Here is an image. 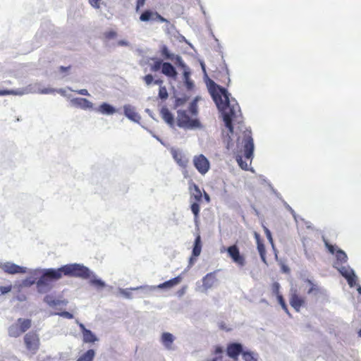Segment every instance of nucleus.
<instances>
[{
	"instance_id": "nucleus-1",
	"label": "nucleus",
	"mask_w": 361,
	"mask_h": 361,
	"mask_svg": "<svg viewBox=\"0 0 361 361\" xmlns=\"http://www.w3.org/2000/svg\"><path fill=\"white\" fill-rule=\"evenodd\" d=\"M209 91L221 113L226 127L233 135V123H240L242 121L240 109L237 101L230 98L231 94L226 88L217 85L212 80L209 82Z\"/></svg>"
},
{
	"instance_id": "nucleus-2",
	"label": "nucleus",
	"mask_w": 361,
	"mask_h": 361,
	"mask_svg": "<svg viewBox=\"0 0 361 361\" xmlns=\"http://www.w3.org/2000/svg\"><path fill=\"white\" fill-rule=\"evenodd\" d=\"M224 142L226 145V148L228 150H232L235 154V159L239 166L243 170H247L248 164L246 161H243V157L240 153L243 152L244 157L247 159L251 160L252 159L255 146L251 132L245 130L241 135L238 136L236 147H233L231 135L228 133L224 137Z\"/></svg>"
},
{
	"instance_id": "nucleus-3",
	"label": "nucleus",
	"mask_w": 361,
	"mask_h": 361,
	"mask_svg": "<svg viewBox=\"0 0 361 361\" xmlns=\"http://www.w3.org/2000/svg\"><path fill=\"white\" fill-rule=\"evenodd\" d=\"M51 278L58 281L63 276L87 279L90 277V269L82 264L73 263L63 265L55 270L47 271Z\"/></svg>"
},
{
	"instance_id": "nucleus-4",
	"label": "nucleus",
	"mask_w": 361,
	"mask_h": 361,
	"mask_svg": "<svg viewBox=\"0 0 361 361\" xmlns=\"http://www.w3.org/2000/svg\"><path fill=\"white\" fill-rule=\"evenodd\" d=\"M50 270H55V269H27V273H28L30 276L35 278V280L38 278L36 285L39 293H45L49 290L51 289V283L56 281L55 279L51 278L49 273L47 271Z\"/></svg>"
},
{
	"instance_id": "nucleus-5",
	"label": "nucleus",
	"mask_w": 361,
	"mask_h": 361,
	"mask_svg": "<svg viewBox=\"0 0 361 361\" xmlns=\"http://www.w3.org/2000/svg\"><path fill=\"white\" fill-rule=\"evenodd\" d=\"M177 114V123L180 128L190 130L202 128L200 121L197 118H190L185 110H178Z\"/></svg>"
},
{
	"instance_id": "nucleus-6",
	"label": "nucleus",
	"mask_w": 361,
	"mask_h": 361,
	"mask_svg": "<svg viewBox=\"0 0 361 361\" xmlns=\"http://www.w3.org/2000/svg\"><path fill=\"white\" fill-rule=\"evenodd\" d=\"M31 326V320L29 319L19 318L17 322L8 327V332L11 337H18L25 332Z\"/></svg>"
},
{
	"instance_id": "nucleus-7",
	"label": "nucleus",
	"mask_w": 361,
	"mask_h": 361,
	"mask_svg": "<svg viewBox=\"0 0 361 361\" xmlns=\"http://www.w3.org/2000/svg\"><path fill=\"white\" fill-rule=\"evenodd\" d=\"M217 279L214 273H209L202 279V284L200 282L196 283V291L206 293L209 289H211L216 283Z\"/></svg>"
},
{
	"instance_id": "nucleus-8",
	"label": "nucleus",
	"mask_w": 361,
	"mask_h": 361,
	"mask_svg": "<svg viewBox=\"0 0 361 361\" xmlns=\"http://www.w3.org/2000/svg\"><path fill=\"white\" fill-rule=\"evenodd\" d=\"M336 268L339 271V273L347 280L350 287H353L356 285L357 276L355 271L350 266L336 265Z\"/></svg>"
},
{
	"instance_id": "nucleus-9",
	"label": "nucleus",
	"mask_w": 361,
	"mask_h": 361,
	"mask_svg": "<svg viewBox=\"0 0 361 361\" xmlns=\"http://www.w3.org/2000/svg\"><path fill=\"white\" fill-rule=\"evenodd\" d=\"M193 164L198 172L202 174H206L210 169L209 160L203 155H196L193 158Z\"/></svg>"
},
{
	"instance_id": "nucleus-10",
	"label": "nucleus",
	"mask_w": 361,
	"mask_h": 361,
	"mask_svg": "<svg viewBox=\"0 0 361 361\" xmlns=\"http://www.w3.org/2000/svg\"><path fill=\"white\" fill-rule=\"evenodd\" d=\"M26 348L34 353L38 350L39 346V338L38 335L35 333H28L24 337Z\"/></svg>"
},
{
	"instance_id": "nucleus-11",
	"label": "nucleus",
	"mask_w": 361,
	"mask_h": 361,
	"mask_svg": "<svg viewBox=\"0 0 361 361\" xmlns=\"http://www.w3.org/2000/svg\"><path fill=\"white\" fill-rule=\"evenodd\" d=\"M2 270L8 274H25L27 271V268L25 267L19 266L11 262H4Z\"/></svg>"
},
{
	"instance_id": "nucleus-12",
	"label": "nucleus",
	"mask_w": 361,
	"mask_h": 361,
	"mask_svg": "<svg viewBox=\"0 0 361 361\" xmlns=\"http://www.w3.org/2000/svg\"><path fill=\"white\" fill-rule=\"evenodd\" d=\"M35 92L33 87L32 85H27L25 87L18 88L16 90H0V96H4V95H18V96H23L25 94H28L30 93H33Z\"/></svg>"
},
{
	"instance_id": "nucleus-13",
	"label": "nucleus",
	"mask_w": 361,
	"mask_h": 361,
	"mask_svg": "<svg viewBox=\"0 0 361 361\" xmlns=\"http://www.w3.org/2000/svg\"><path fill=\"white\" fill-rule=\"evenodd\" d=\"M140 20L142 22L159 21L161 23L166 22V19L160 16L157 12L150 10L145 11L140 16Z\"/></svg>"
},
{
	"instance_id": "nucleus-14",
	"label": "nucleus",
	"mask_w": 361,
	"mask_h": 361,
	"mask_svg": "<svg viewBox=\"0 0 361 361\" xmlns=\"http://www.w3.org/2000/svg\"><path fill=\"white\" fill-rule=\"evenodd\" d=\"M226 250L228 255L235 263L240 266H243L245 264V259L240 255L239 249L235 245L228 247Z\"/></svg>"
},
{
	"instance_id": "nucleus-15",
	"label": "nucleus",
	"mask_w": 361,
	"mask_h": 361,
	"mask_svg": "<svg viewBox=\"0 0 361 361\" xmlns=\"http://www.w3.org/2000/svg\"><path fill=\"white\" fill-rule=\"evenodd\" d=\"M71 106L80 108L83 110H90L93 108V103L85 98L76 97L70 101Z\"/></svg>"
},
{
	"instance_id": "nucleus-16",
	"label": "nucleus",
	"mask_w": 361,
	"mask_h": 361,
	"mask_svg": "<svg viewBox=\"0 0 361 361\" xmlns=\"http://www.w3.org/2000/svg\"><path fill=\"white\" fill-rule=\"evenodd\" d=\"M123 114L126 118L135 123H140V116L136 112L135 107L130 104L123 106Z\"/></svg>"
},
{
	"instance_id": "nucleus-17",
	"label": "nucleus",
	"mask_w": 361,
	"mask_h": 361,
	"mask_svg": "<svg viewBox=\"0 0 361 361\" xmlns=\"http://www.w3.org/2000/svg\"><path fill=\"white\" fill-rule=\"evenodd\" d=\"M227 355L233 359H236L238 356L244 352L243 345L239 343H233L227 347Z\"/></svg>"
},
{
	"instance_id": "nucleus-18",
	"label": "nucleus",
	"mask_w": 361,
	"mask_h": 361,
	"mask_svg": "<svg viewBox=\"0 0 361 361\" xmlns=\"http://www.w3.org/2000/svg\"><path fill=\"white\" fill-rule=\"evenodd\" d=\"M171 153L175 161L181 167H185L188 163V159L181 150L172 148Z\"/></svg>"
},
{
	"instance_id": "nucleus-19",
	"label": "nucleus",
	"mask_w": 361,
	"mask_h": 361,
	"mask_svg": "<svg viewBox=\"0 0 361 361\" xmlns=\"http://www.w3.org/2000/svg\"><path fill=\"white\" fill-rule=\"evenodd\" d=\"M96 111L102 115L110 116L116 113L117 109L109 103L103 102L98 106Z\"/></svg>"
},
{
	"instance_id": "nucleus-20",
	"label": "nucleus",
	"mask_w": 361,
	"mask_h": 361,
	"mask_svg": "<svg viewBox=\"0 0 361 361\" xmlns=\"http://www.w3.org/2000/svg\"><path fill=\"white\" fill-rule=\"evenodd\" d=\"M161 73L167 77L176 78L178 73L175 67L169 62H164Z\"/></svg>"
},
{
	"instance_id": "nucleus-21",
	"label": "nucleus",
	"mask_w": 361,
	"mask_h": 361,
	"mask_svg": "<svg viewBox=\"0 0 361 361\" xmlns=\"http://www.w3.org/2000/svg\"><path fill=\"white\" fill-rule=\"evenodd\" d=\"M182 280V278L180 276H176L172 279H170L167 281H165L164 283H160L157 286V288L159 289H170L173 288V286L179 284Z\"/></svg>"
},
{
	"instance_id": "nucleus-22",
	"label": "nucleus",
	"mask_w": 361,
	"mask_h": 361,
	"mask_svg": "<svg viewBox=\"0 0 361 361\" xmlns=\"http://www.w3.org/2000/svg\"><path fill=\"white\" fill-rule=\"evenodd\" d=\"M175 340L173 335L169 332H164L161 334V341L164 346L168 349H171V345Z\"/></svg>"
},
{
	"instance_id": "nucleus-23",
	"label": "nucleus",
	"mask_w": 361,
	"mask_h": 361,
	"mask_svg": "<svg viewBox=\"0 0 361 361\" xmlns=\"http://www.w3.org/2000/svg\"><path fill=\"white\" fill-rule=\"evenodd\" d=\"M304 301L303 300L300 298L295 291L291 294L290 298V305L296 310L299 311L300 307L302 305Z\"/></svg>"
},
{
	"instance_id": "nucleus-24",
	"label": "nucleus",
	"mask_w": 361,
	"mask_h": 361,
	"mask_svg": "<svg viewBox=\"0 0 361 361\" xmlns=\"http://www.w3.org/2000/svg\"><path fill=\"white\" fill-rule=\"evenodd\" d=\"M336 262L334 264L335 268H336V265H337V266L343 265V264L346 263L348 261V256H347L346 253L343 250H342L339 248H338L336 252Z\"/></svg>"
},
{
	"instance_id": "nucleus-25",
	"label": "nucleus",
	"mask_w": 361,
	"mask_h": 361,
	"mask_svg": "<svg viewBox=\"0 0 361 361\" xmlns=\"http://www.w3.org/2000/svg\"><path fill=\"white\" fill-rule=\"evenodd\" d=\"M161 114L165 122L172 127L174 124V118L169 110L166 107H163L161 110Z\"/></svg>"
},
{
	"instance_id": "nucleus-26",
	"label": "nucleus",
	"mask_w": 361,
	"mask_h": 361,
	"mask_svg": "<svg viewBox=\"0 0 361 361\" xmlns=\"http://www.w3.org/2000/svg\"><path fill=\"white\" fill-rule=\"evenodd\" d=\"M90 283L96 286L97 288H103L106 286V283L102 279H98L97 275L90 270Z\"/></svg>"
},
{
	"instance_id": "nucleus-27",
	"label": "nucleus",
	"mask_w": 361,
	"mask_h": 361,
	"mask_svg": "<svg viewBox=\"0 0 361 361\" xmlns=\"http://www.w3.org/2000/svg\"><path fill=\"white\" fill-rule=\"evenodd\" d=\"M202 250V242L201 237L200 235H197L195 239L194 245L192 248V256L195 257H198Z\"/></svg>"
},
{
	"instance_id": "nucleus-28",
	"label": "nucleus",
	"mask_w": 361,
	"mask_h": 361,
	"mask_svg": "<svg viewBox=\"0 0 361 361\" xmlns=\"http://www.w3.org/2000/svg\"><path fill=\"white\" fill-rule=\"evenodd\" d=\"M160 53L164 59L171 61H173L176 55L173 53H171L165 44H161L160 46Z\"/></svg>"
},
{
	"instance_id": "nucleus-29",
	"label": "nucleus",
	"mask_w": 361,
	"mask_h": 361,
	"mask_svg": "<svg viewBox=\"0 0 361 361\" xmlns=\"http://www.w3.org/2000/svg\"><path fill=\"white\" fill-rule=\"evenodd\" d=\"M82 341L87 343H94L98 341V338L90 330H88L82 334Z\"/></svg>"
},
{
	"instance_id": "nucleus-30",
	"label": "nucleus",
	"mask_w": 361,
	"mask_h": 361,
	"mask_svg": "<svg viewBox=\"0 0 361 361\" xmlns=\"http://www.w3.org/2000/svg\"><path fill=\"white\" fill-rule=\"evenodd\" d=\"M94 356L95 351L93 349H90L80 356L76 361H92Z\"/></svg>"
},
{
	"instance_id": "nucleus-31",
	"label": "nucleus",
	"mask_w": 361,
	"mask_h": 361,
	"mask_svg": "<svg viewBox=\"0 0 361 361\" xmlns=\"http://www.w3.org/2000/svg\"><path fill=\"white\" fill-rule=\"evenodd\" d=\"M190 70L186 69L185 71H183V80L184 83L187 87L188 90L192 89L194 84L193 82L190 79Z\"/></svg>"
},
{
	"instance_id": "nucleus-32",
	"label": "nucleus",
	"mask_w": 361,
	"mask_h": 361,
	"mask_svg": "<svg viewBox=\"0 0 361 361\" xmlns=\"http://www.w3.org/2000/svg\"><path fill=\"white\" fill-rule=\"evenodd\" d=\"M30 85H32L33 87L34 90H35V92H34L32 94L39 93V94H52L56 92V90L54 88H44V89L38 88L37 84H35V85L30 84Z\"/></svg>"
},
{
	"instance_id": "nucleus-33",
	"label": "nucleus",
	"mask_w": 361,
	"mask_h": 361,
	"mask_svg": "<svg viewBox=\"0 0 361 361\" xmlns=\"http://www.w3.org/2000/svg\"><path fill=\"white\" fill-rule=\"evenodd\" d=\"M157 289L156 286H138L135 288H131V290H142L143 293L148 295L154 290Z\"/></svg>"
},
{
	"instance_id": "nucleus-34",
	"label": "nucleus",
	"mask_w": 361,
	"mask_h": 361,
	"mask_svg": "<svg viewBox=\"0 0 361 361\" xmlns=\"http://www.w3.org/2000/svg\"><path fill=\"white\" fill-rule=\"evenodd\" d=\"M257 354L251 351L243 352V357L245 361H257Z\"/></svg>"
},
{
	"instance_id": "nucleus-35",
	"label": "nucleus",
	"mask_w": 361,
	"mask_h": 361,
	"mask_svg": "<svg viewBox=\"0 0 361 361\" xmlns=\"http://www.w3.org/2000/svg\"><path fill=\"white\" fill-rule=\"evenodd\" d=\"M44 301L50 307H55L61 305L60 300L54 299L51 295L45 296Z\"/></svg>"
},
{
	"instance_id": "nucleus-36",
	"label": "nucleus",
	"mask_w": 361,
	"mask_h": 361,
	"mask_svg": "<svg viewBox=\"0 0 361 361\" xmlns=\"http://www.w3.org/2000/svg\"><path fill=\"white\" fill-rule=\"evenodd\" d=\"M257 250H258L259 254L260 255V257H261L262 262L264 264H267V260H266V257H265V254H266L265 247H264V244L260 240H258Z\"/></svg>"
},
{
	"instance_id": "nucleus-37",
	"label": "nucleus",
	"mask_w": 361,
	"mask_h": 361,
	"mask_svg": "<svg viewBox=\"0 0 361 361\" xmlns=\"http://www.w3.org/2000/svg\"><path fill=\"white\" fill-rule=\"evenodd\" d=\"M194 191L192 193L191 198H194L197 202H199L202 199V192L199 187L196 184L192 185Z\"/></svg>"
},
{
	"instance_id": "nucleus-38",
	"label": "nucleus",
	"mask_w": 361,
	"mask_h": 361,
	"mask_svg": "<svg viewBox=\"0 0 361 361\" xmlns=\"http://www.w3.org/2000/svg\"><path fill=\"white\" fill-rule=\"evenodd\" d=\"M191 211L195 216V221L196 222L200 213V205L197 202H192L190 206Z\"/></svg>"
},
{
	"instance_id": "nucleus-39",
	"label": "nucleus",
	"mask_w": 361,
	"mask_h": 361,
	"mask_svg": "<svg viewBox=\"0 0 361 361\" xmlns=\"http://www.w3.org/2000/svg\"><path fill=\"white\" fill-rule=\"evenodd\" d=\"M173 61H175L176 64L181 67L183 71L190 68L188 66H186V64L183 61L181 56L179 55H175Z\"/></svg>"
},
{
	"instance_id": "nucleus-40",
	"label": "nucleus",
	"mask_w": 361,
	"mask_h": 361,
	"mask_svg": "<svg viewBox=\"0 0 361 361\" xmlns=\"http://www.w3.org/2000/svg\"><path fill=\"white\" fill-rule=\"evenodd\" d=\"M322 289L318 286L317 285L313 286L312 287H310V289L307 291V293L309 295H317L319 294L322 293Z\"/></svg>"
},
{
	"instance_id": "nucleus-41",
	"label": "nucleus",
	"mask_w": 361,
	"mask_h": 361,
	"mask_svg": "<svg viewBox=\"0 0 361 361\" xmlns=\"http://www.w3.org/2000/svg\"><path fill=\"white\" fill-rule=\"evenodd\" d=\"M37 281H35V278H32V276L27 277L22 281V286L25 287H29L32 285L36 283Z\"/></svg>"
},
{
	"instance_id": "nucleus-42",
	"label": "nucleus",
	"mask_w": 361,
	"mask_h": 361,
	"mask_svg": "<svg viewBox=\"0 0 361 361\" xmlns=\"http://www.w3.org/2000/svg\"><path fill=\"white\" fill-rule=\"evenodd\" d=\"M159 97L161 99H166L168 97V92L165 87H161L159 91Z\"/></svg>"
},
{
	"instance_id": "nucleus-43",
	"label": "nucleus",
	"mask_w": 361,
	"mask_h": 361,
	"mask_svg": "<svg viewBox=\"0 0 361 361\" xmlns=\"http://www.w3.org/2000/svg\"><path fill=\"white\" fill-rule=\"evenodd\" d=\"M130 289H128V288H126V289H123V288H119V293L121 295H122L123 297H125L126 298H128V299H131L132 298V294L130 291Z\"/></svg>"
},
{
	"instance_id": "nucleus-44",
	"label": "nucleus",
	"mask_w": 361,
	"mask_h": 361,
	"mask_svg": "<svg viewBox=\"0 0 361 361\" xmlns=\"http://www.w3.org/2000/svg\"><path fill=\"white\" fill-rule=\"evenodd\" d=\"M277 299L283 310H284L288 314H290L283 296L281 295H278Z\"/></svg>"
},
{
	"instance_id": "nucleus-45",
	"label": "nucleus",
	"mask_w": 361,
	"mask_h": 361,
	"mask_svg": "<svg viewBox=\"0 0 361 361\" xmlns=\"http://www.w3.org/2000/svg\"><path fill=\"white\" fill-rule=\"evenodd\" d=\"M162 62L161 60H157L154 62V63L152 66L151 70L152 71H158L161 68H162Z\"/></svg>"
},
{
	"instance_id": "nucleus-46",
	"label": "nucleus",
	"mask_w": 361,
	"mask_h": 361,
	"mask_svg": "<svg viewBox=\"0 0 361 361\" xmlns=\"http://www.w3.org/2000/svg\"><path fill=\"white\" fill-rule=\"evenodd\" d=\"M189 110L192 115H196L197 114V106L195 101L190 104Z\"/></svg>"
},
{
	"instance_id": "nucleus-47",
	"label": "nucleus",
	"mask_w": 361,
	"mask_h": 361,
	"mask_svg": "<svg viewBox=\"0 0 361 361\" xmlns=\"http://www.w3.org/2000/svg\"><path fill=\"white\" fill-rule=\"evenodd\" d=\"M188 99V98L187 97L176 98V103H175L176 107H178L179 106L184 104L187 102Z\"/></svg>"
},
{
	"instance_id": "nucleus-48",
	"label": "nucleus",
	"mask_w": 361,
	"mask_h": 361,
	"mask_svg": "<svg viewBox=\"0 0 361 361\" xmlns=\"http://www.w3.org/2000/svg\"><path fill=\"white\" fill-rule=\"evenodd\" d=\"M264 231L269 242L271 244L272 246H274V242L271 231L265 226H264Z\"/></svg>"
},
{
	"instance_id": "nucleus-49",
	"label": "nucleus",
	"mask_w": 361,
	"mask_h": 361,
	"mask_svg": "<svg viewBox=\"0 0 361 361\" xmlns=\"http://www.w3.org/2000/svg\"><path fill=\"white\" fill-rule=\"evenodd\" d=\"M280 284L278 282H274L272 285V292L278 297L279 294Z\"/></svg>"
},
{
	"instance_id": "nucleus-50",
	"label": "nucleus",
	"mask_w": 361,
	"mask_h": 361,
	"mask_svg": "<svg viewBox=\"0 0 361 361\" xmlns=\"http://www.w3.org/2000/svg\"><path fill=\"white\" fill-rule=\"evenodd\" d=\"M68 90H70L71 91L77 92L78 94H81V95L90 96V94H89L88 91L86 89H81V90H73L71 87H68Z\"/></svg>"
},
{
	"instance_id": "nucleus-51",
	"label": "nucleus",
	"mask_w": 361,
	"mask_h": 361,
	"mask_svg": "<svg viewBox=\"0 0 361 361\" xmlns=\"http://www.w3.org/2000/svg\"><path fill=\"white\" fill-rule=\"evenodd\" d=\"M143 80L145 82L147 85H149L154 81V78H153L152 75L148 74V75H145V77H143Z\"/></svg>"
},
{
	"instance_id": "nucleus-52",
	"label": "nucleus",
	"mask_w": 361,
	"mask_h": 361,
	"mask_svg": "<svg viewBox=\"0 0 361 361\" xmlns=\"http://www.w3.org/2000/svg\"><path fill=\"white\" fill-rule=\"evenodd\" d=\"M56 314H58L61 317H63L67 318V319H73V314H71L67 311H63L61 312L56 313Z\"/></svg>"
},
{
	"instance_id": "nucleus-53",
	"label": "nucleus",
	"mask_w": 361,
	"mask_h": 361,
	"mask_svg": "<svg viewBox=\"0 0 361 361\" xmlns=\"http://www.w3.org/2000/svg\"><path fill=\"white\" fill-rule=\"evenodd\" d=\"M259 179L261 183H267V185L271 189V190L273 192H275L272 185L266 179V178L264 176H263L262 175H259Z\"/></svg>"
},
{
	"instance_id": "nucleus-54",
	"label": "nucleus",
	"mask_w": 361,
	"mask_h": 361,
	"mask_svg": "<svg viewBox=\"0 0 361 361\" xmlns=\"http://www.w3.org/2000/svg\"><path fill=\"white\" fill-rule=\"evenodd\" d=\"M117 33L115 31H109L105 33V37L108 39H112L116 38Z\"/></svg>"
},
{
	"instance_id": "nucleus-55",
	"label": "nucleus",
	"mask_w": 361,
	"mask_h": 361,
	"mask_svg": "<svg viewBox=\"0 0 361 361\" xmlns=\"http://www.w3.org/2000/svg\"><path fill=\"white\" fill-rule=\"evenodd\" d=\"M285 207L291 213V214L293 215L294 219L295 221H298V216L297 214H295V211L291 208V207L286 202H285Z\"/></svg>"
},
{
	"instance_id": "nucleus-56",
	"label": "nucleus",
	"mask_w": 361,
	"mask_h": 361,
	"mask_svg": "<svg viewBox=\"0 0 361 361\" xmlns=\"http://www.w3.org/2000/svg\"><path fill=\"white\" fill-rule=\"evenodd\" d=\"M12 289L11 286H1L0 287V292L2 295L6 294L9 293Z\"/></svg>"
},
{
	"instance_id": "nucleus-57",
	"label": "nucleus",
	"mask_w": 361,
	"mask_h": 361,
	"mask_svg": "<svg viewBox=\"0 0 361 361\" xmlns=\"http://www.w3.org/2000/svg\"><path fill=\"white\" fill-rule=\"evenodd\" d=\"M325 245L327 247V249L329 251V252L331 253V254H334L335 252H336V250H337L336 247L335 246L329 244L327 242H325Z\"/></svg>"
},
{
	"instance_id": "nucleus-58",
	"label": "nucleus",
	"mask_w": 361,
	"mask_h": 361,
	"mask_svg": "<svg viewBox=\"0 0 361 361\" xmlns=\"http://www.w3.org/2000/svg\"><path fill=\"white\" fill-rule=\"evenodd\" d=\"M118 45L121 47H129L130 42L125 39H121L118 42Z\"/></svg>"
},
{
	"instance_id": "nucleus-59",
	"label": "nucleus",
	"mask_w": 361,
	"mask_h": 361,
	"mask_svg": "<svg viewBox=\"0 0 361 361\" xmlns=\"http://www.w3.org/2000/svg\"><path fill=\"white\" fill-rule=\"evenodd\" d=\"M76 322L78 324L82 334L84 333H85V331H87L89 330V329H86V327L85 326V325L83 324L80 323L78 321H77Z\"/></svg>"
},
{
	"instance_id": "nucleus-60",
	"label": "nucleus",
	"mask_w": 361,
	"mask_h": 361,
	"mask_svg": "<svg viewBox=\"0 0 361 361\" xmlns=\"http://www.w3.org/2000/svg\"><path fill=\"white\" fill-rule=\"evenodd\" d=\"M145 0H137V6L136 11H137L140 7L143 6L145 4Z\"/></svg>"
},
{
	"instance_id": "nucleus-61",
	"label": "nucleus",
	"mask_w": 361,
	"mask_h": 361,
	"mask_svg": "<svg viewBox=\"0 0 361 361\" xmlns=\"http://www.w3.org/2000/svg\"><path fill=\"white\" fill-rule=\"evenodd\" d=\"M99 1L100 0H89L90 4L95 8H99L98 3Z\"/></svg>"
},
{
	"instance_id": "nucleus-62",
	"label": "nucleus",
	"mask_w": 361,
	"mask_h": 361,
	"mask_svg": "<svg viewBox=\"0 0 361 361\" xmlns=\"http://www.w3.org/2000/svg\"><path fill=\"white\" fill-rule=\"evenodd\" d=\"M195 261H196V259L195 258H193V257L190 258L189 268L192 266V264L195 263Z\"/></svg>"
},
{
	"instance_id": "nucleus-63",
	"label": "nucleus",
	"mask_w": 361,
	"mask_h": 361,
	"mask_svg": "<svg viewBox=\"0 0 361 361\" xmlns=\"http://www.w3.org/2000/svg\"><path fill=\"white\" fill-rule=\"evenodd\" d=\"M306 281V282L310 285V287H312L313 286H315V285H316V284H314V283H313V281H311L310 279H306V281Z\"/></svg>"
},
{
	"instance_id": "nucleus-64",
	"label": "nucleus",
	"mask_w": 361,
	"mask_h": 361,
	"mask_svg": "<svg viewBox=\"0 0 361 361\" xmlns=\"http://www.w3.org/2000/svg\"><path fill=\"white\" fill-rule=\"evenodd\" d=\"M56 92L61 94V95H65V90L63 89L56 90Z\"/></svg>"
}]
</instances>
